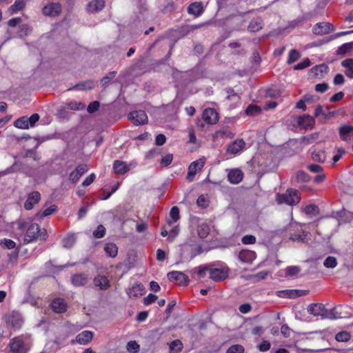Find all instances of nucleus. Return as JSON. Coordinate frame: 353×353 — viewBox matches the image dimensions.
I'll list each match as a JSON object with an SVG mask.
<instances>
[{
    "instance_id": "nucleus-25",
    "label": "nucleus",
    "mask_w": 353,
    "mask_h": 353,
    "mask_svg": "<svg viewBox=\"0 0 353 353\" xmlns=\"http://www.w3.org/2000/svg\"><path fill=\"white\" fill-rule=\"evenodd\" d=\"M113 169L115 173L119 174H124L129 170V168L127 166L126 163L119 160L114 162Z\"/></svg>"
},
{
    "instance_id": "nucleus-3",
    "label": "nucleus",
    "mask_w": 353,
    "mask_h": 353,
    "mask_svg": "<svg viewBox=\"0 0 353 353\" xmlns=\"http://www.w3.org/2000/svg\"><path fill=\"white\" fill-rule=\"evenodd\" d=\"M280 198L279 202L291 205L297 204L301 199L299 195V191L294 189H288L285 194L280 196Z\"/></svg>"
},
{
    "instance_id": "nucleus-44",
    "label": "nucleus",
    "mask_w": 353,
    "mask_h": 353,
    "mask_svg": "<svg viewBox=\"0 0 353 353\" xmlns=\"http://www.w3.org/2000/svg\"><path fill=\"white\" fill-rule=\"evenodd\" d=\"M351 339V334L346 331H341L335 336V339L339 342H347Z\"/></svg>"
},
{
    "instance_id": "nucleus-34",
    "label": "nucleus",
    "mask_w": 353,
    "mask_h": 353,
    "mask_svg": "<svg viewBox=\"0 0 353 353\" xmlns=\"http://www.w3.org/2000/svg\"><path fill=\"white\" fill-rule=\"evenodd\" d=\"M312 159L313 161L324 163L326 160V154L323 150H314L312 153Z\"/></svg>"
},
{
    "instance_id": "nucleus-17",
    "label": "nucleus",
    "mask_w": 353,
    "mask_h": 353,
    "mask_svg": "<svg viewBox=\"0 0 353 353\" xmlns=\"http://www.w3.org/2000/svg\"><path fill=\"white\" fill-rule=\"evenodd\" d=\"M243 178V173L239 169H232L228 174V181L232 184L239 183Z\"/></svg>"
},
{
    "instance_id": "nucleus-24",
    "label": "nucleus",
    "mask_w": 353,
    "mask_h": 353,
    "mask_svg": "<svg viewBox=\"0 0 353 353\" xmlns=\"http://www.w3.org/2000/svg\"><path fill=\"white\" fill-rule=\"evenodd\" d=\"M189 14H194L196 17L199 16L203 12V7L201 2H194L191 3L188 8Z\"/></svg>"
},
{
    "instance_id": "nucleus-53",
    "label": "nucleus",
    "mask_w": 353,
    "mask_h": 353,
    "mask_svg": "<svg viewBox=\"0 0 353 353\" xmlns=\"http://www.w3.org/2000/svg\"><path fill=\"white\" fill-rule=\"evenodd\" d=\"M307 236V232L303 230L302 234H293L290 236V239L293 241L305 242Z\"/></svg>"
},
{
    "instance_id": "nucleus-51",
    "label": "nucleus",
    "mask_w": 353,
    "mask_h": 353,
    "mask_svg": "<svg viewBox=\"0 0 353 353\" xmlns=\"http://www.w3.org/2000/svg\"><path fill=\"white\" fill-rule=\"evenodd\" d=\"M116 74V71H112L108 73L105 77L102 78L101 81V85L103 87H105V85L115 77Z\"/></svg>"
},
{
    "instance_id": "nucleus-59",
    "label": "nucleus",
    "mask_w": 353,
    "mask_h": 353,
    "mask_svg": "<svg viewBox=\"0 0 353 353\" xmlns=\"http://www.w3.org/2000/svg\"><path fill=\"white\" fill-rule=\"evenodd\" d=\"M257 347L260 352H265L270 349L271 344L268 341L263 340Z\"/></svg>"
},
{
    "instance_id": "nucleus-18",
    "label": "nucleus",
    "mask_w": 353,
    "mask_h": 353,
    "mask_svg": "<svg viewBox=\"0 0 353 353\" xmlns=\"http://www.w3.org/2000/svg\"><path fill=\"white\" fill-rule=\"evenodd\" d=\"M297 123L299 126L305 129H309L314 126L315 120L313 117L309 114H303L299 117Z\"/></svg>"
},
{
    "instance_id": "nucleus-58",
    "label": "nucleus",
    "mask_w": 353,
    "mask_h": 353,
    "mask_svg": "<svg viewBox=\"0 0 353 353\" xmlns=\"http://www.w3.org/2000/svg\"><path fill=\"white\" fill-rule=\"evenodd\" d=\"M105 228L103 225H99L97 230L93 232V235L95 238H102L105 234Z\"/></svg>"
},
{
    "instance_id": "nucleus-62",
    "label": "nucleus",
    "mask_w": 353,
    "mask_h": 353,
    "mask_svg": "<svg viewBox=\"0 0 353 353\" xmlns=\"http://www.w3.org/2000/svg\"><path fill=\"white\" fill-rule=\"evenodd\" d=\"M172 159H173V156L172 154H167L166 156L163 157L161 161H160V163L161 165H163V166L165 167H167L169 165H170V163H172Z\"/></svg>"
},
{
    "instance_id": "nucleus-63",
    "label": "nucleus",
    "mask_w": 353,
    "mask_h": 353,
    "mask_svg": "<svg viewBox=\"0 0 353 353\" xmlns=\"http://www.w3.org/2000/svg\"><path fill=\"white\" fill-rule=\"evenodd\" d=\"M317 134H312L307 137H303L302 138L301 142L305 144H310L314 142V141L317 138Z\"/></svg>"
},
{
    "instance_id": "nucleus-15",
    "label": "nucleus",
    "mask_w": 353,
    "mask_h": 353,
    "mask_svg": "<svg viewBox=\"0 0 353 353\" xmlns=\"http://www.w3.org/2000/svg\"><path fill=\"white\" fill-rule=\"evenodd\" d=\"M307 311L310 314L315 316H321L324 319L325 307L322 303H312L307 306Z\"/></svg>"
},
{
    "instance_id": "nucleus-48",
    "label": "nucleus",
    "mask_w": 353,
    "mask_h": 353,
    "mask_svg": "<svg viewBox=\"0 0 353 353\" xmlns=\"http://www.w3.org/2000/svg\"><path fill=\"white\" fill-rule=\"evenodd\" d=\"M323 265L325 267H326L327 268H335L337 265V261H336V257L332 256H327L325 259V261L323 262Z\"/></svg>"
},
{
    "instance_id": "nucleus-12",
    "label": "nucleus",
    "mask_w": 353,
    "mask_h": 353,
    "mask_svg": "<svg viewBox=\"0 0 353 353\" xmlns=\"http://www.w3.org/2000/svg\"><path fill=\"white\" fill-rule=\"evenodd\" d=\"M204 166V162L201 160H198L190 163L188 168V172L186 176V179L188 181H192L194 176L198 170H201Z\"/></svg>"
},
{
    "instance_id": "nucleus-27",
    "label": "nucleus",
    "mask_w": 353,
    "mask_h": 353,
    "mask_svg": "<svg viewBox=\"0 0 353 353\" xmlns=\"http://www.w3.org/2000/svg\"><path fill=\"white\" fill-rule=\"evenodd\" d=\"M105 5V0H92L90 2V12H99L103 9Z\"/></svg>"
},
{
    "instance_id": "nucleus-5",
    "label": "nucleus",
    "mask_w": 353,
    "mask_h": 353,
    "mask_svg": "<svg viewBox=\"0 0 353 353\" xmlns=\"http://www.w3.org/2000/svg\"><path fill=\"white\" fill-rule=\"evenodd\" d=\"M128 119L136 125H144L148 123V118L143 110H134L129 113Z\"/></svg>"
},
{
    "instance_id": "nucleus-54",
    "label": "nucleus",
    "mask_w": 353,
    "mask_h": 353,
    "mask_svg": "<svg viewBox=\"0 0 353 353\" xmlns=\"http://www.w3.org/2000/svg\"><path fill=\"white\" fill-rule=\"evenodd\" d=\"M57 210V206L55 205H52L46 209L42 213H38L37 214V216H39L40 219H43L45 216H49L52 214L53 212H54Z\"/></svg>"
},
{
    "instance_id": "nucleus-57",
    "label": "nucleus",
    "mask_w": 353,
    "mask_h": 353,
    "mask_svg": "<svg viewBox=\"0 0 353 353\" xmlns=\"http://www.w3.org/2000/svg\"><path fill=\"white\" fill-rule=\"evenodd\" d=\"M310 60L308 58L305 59L302 62L295 65L294 66V70H299L305 69L310 65Z\"/></svg>"
},
{
    "instance_id": "nucleus-37",
    "label": "nucleus",
    "mask_w": 353,
    "mask_h": 353,
    "mask_svg": "<svg viewBox=\"0 0 353 353\" xmlns=\"http://www.w3.org/2000/svg\"><path fill=\"white\" fill-rule=\"evenodd\" d=\"M170 352L171 353H178L182 350L183 343L180 340L172 341L169 345Z\"/></svg>"
},
{
    "instance_id": "nucleus-8",
    "label": "nucleus",
    "mask_w": 353,
    "mask_h": 353,
    "mask_svg": "<svg viewBox=\"0 0 353 353\" xmlns=\"http://www.w3.org/2000/svg\"><path fill=\"white\" fill-rule=\"evenodd\" d=\"M168 279L176 285H188L189 284L188 276L182 272L173 271L169 272L168 274Z\"/></svg>"
},
{
    "instance_id": "nucleus-52",
    "label": "nucleus",
    "mask_w": 353,
    "mask_h": 353,
    "mask_svg": "<svg viewBox=\"0 0 353 353\" xmlns=\"http://www.w3.org/2000/svg\"><path fill=\"white\" fill-rule=\"evenodd\" d=\"M312 15L309 13L305 14L301 17H299L296 19H294L292 23H293V26H298L299 24L303 23L307 21H309L311 19Z\"/></svg>"
},
{
    "instance_id": "nucleus-33",
    "label": "nucleus",
    "mask_w": 353,
    "mask_h": 353,
    "mask_svg": "<svg viewBox=\"0 0 353 353\" xmlns=\"http://www.w3.org/2000/svg\"><path fill=\"white\" fill-rule=\"evenodd\" d=\"M170 219L168 221V223L170 225L177 221L180 218L179 209L177 206H174L170 211Z\"/></svg>"
},
{
    "instance_id": "nucleus-31",
    "label": "nucleus",
    "mask_w": 353,
    "mask_h": 353,
    "mask_svg": "<svg viewBox=\"0 0 353 353\" xmlns=\"http://www.w3.org/2000/svg\"><path fill=\"white\" fill-rule=\"evenodd\" d=\"M85 107V104L81 102L70 101L66 103L64 107H61V109L67 108L72 110H82Z\"/></svg>"
},
{
    "instance_id": "nucleus-28",
    "label": "nucleus",
    "mask_w": 353,
    "mask_h": 353,
    "mask_svg": "<svg viewBox=\"0 0 353 353\" xmlns=\"http://www.w3.org/2000/svg\"><path fill=\"white\" fill-rule=\"evenodd\" d=\"M301 270L299 266H288L285 270V276L293 279L297 278L301 272Z\"/></svg>"
},
{
    "instance_id": "nucleus-32",
    "label": "nucleus",
    "mask_w": 353,
    "mask_h": 353,
    "mask_svg": "<svg viewBox=\"0 0 353 353\" xmlns=\"http://www.w3.org/2000/svg\"><path fill=\"white\" fill-rule=\"evenodd\" d=\"M26 2L25 0H15L13 5H12L9 8L8 11L10 12L11 14H14L21 10L25 7Z\"/></svg>"
},
{
    "instance_id": "nucleus-7",
    "label": "nucleus",
    "mask_w": 353,
    "mask_h": 353,
    "mask_svg": "<svg viewBox=\"0 0 353 353\" xmlns=\"http://www.w3.org/2000/svg\"><path fill=\"white\" fill-rule=\"evenodd\" d=\"M308 290L286 289L276 292L278 296L281 298L294 299L308 294Z\"/></svg>"
},
{
    "instance_id": "nucleus-55",
    "label": "nucleus",
    "mask_w": 353,
    "mask_h": 353,
    "mask_svg": "<svg viewBox=\"0 0 353 353\" xmlns=\"http://www.w3.org/2000/svg\"><path fill=\"white\" fill-rule=\"evenodd\" d=\"M245 349L243 345L236 344L232 345L228 350L226 353H244Z\"/></svg>"
},
{
    "instance_id": "nucleus-40",
    "label": "nucleus",
    "mask_w": 353,
    "mask_h": 353,
    "mask_svg": "<svg viewBox=\"0 0 353 353\" xmlns=\"http://www.w3.org/2000/svg\"><path fill=\"white\" fill-rule=\"evenodd\" d=\"M301 58V54L299 51L295 49H292L289 52L288 59L287 60V63L290 65L295 61H298Z\"/></svg>"
},
{
    "instance_id": "nucleus-30",
    "label": "nucleus",
    "mask_w": 353,
    "mask_h": 353,
    "mask_svg": "<svg viewBox=\"0 0 353 353\" xmlns=\"http://www.w3.org/2000/svg\"><path fill=\"white\" fill-rule=\"evenodd\" d=\"M74 342H77V343L80 345H86L88 343V331L85 330L76 336L75 340H72L71 341L72 344H74Z\"/></svg>"
},
{
    "instance_id": "nucleus-64",
    "label": "nucleus",
    "mask_w": 353,
    "mask_h": 353,
    "mask_svg": "<svg viewBox=\"0 0 353 353\" xmlns=\"http://www.w3.org/2000/svg\"><path fill=\"white\" fill-rule=\"evenodd\" d=\"M157 299V296L152 294H149L143 299V303L145 305H149L154 303Z\"/></svg>"
},
{
    "instance_id": "nucleus-45",
    "label": "nucleus",
    "mask_w": 353,
    "mask_h": 353,
    "mask_svg": "<svg viewBox=\"0 0 353 353\" xmlns=\"http://www.w3.org/2000/svg\"><path fill=\"white\" fill-rule=\"evenodd\" d=\"M14 126L20 129H28L29 125L28 123V119L26 117H22L14 121Z\"/></svg>"
},
{
    "instance_id": "nucleus-36",
    "label": "nucleus",
    "mask_w": 353,
    "mask_h": 353,
    "mask_svg": "<svg viewBox=\"0 0 353 353\" xmlns=\"http://www.w3.org/2000/svg\"><path fill=\"white\" fill-rule=\"evenodd\" d=\"M105 253L110 257H115L118 252V248L114 243H107L104 248Z\"/></svg>"
},
{
    "instance_id": "nucleus-39",
    "label": "nucleus",
    "mask_w": 353,
    "mask_h": 353,
    "mask_svg": "<svg viewBox=\"0 0 353 353\" xmlns=\"http://www.w3.org/2000/svg\"><path fill=\"white\" fill-rule=\"evenodd\" d=\"M72 282L73 285L77 286L84 285L87 283L86 277L82 274H79L74 275L72 279Z\"/></svg>"
},
{
    "instance_id": "nucleus-56",
    "label": "nucleus",
    "mask_w": 353,
    "mask_h": 353,
    "mask_svg": "<svg viewBox=\"0 0 353 353\" xmlns=\"http://www.w3.org/2000/svg\"><path fill=\"white\" fill-rule=\"evenodd\" d=\"M260 112L261 108L255 105H250L245 110V112L248 115H255Z\"/></svg>"
},
{
    "instance_id": "nucleus-21",
    "label": "nucleus",
    "mask_w": 353,
    "mask_h": 353,
    "mask_svg": "<svg viewBox=\"0 0 353 353\" xmlns=\"http://www.w3.org/2000/svg\"><path fill=\"white\" fill-rule=\"evenodd\" d=\"M52 309L57 313H63L66 311L67 304L63 299H55L51 303Z\"/></svg>"
},
{
    "instance_id": "nucleus-41",
    "label": "nucleus",
    "mask_w": 353,
    "mask_h": 353,
    "mask_svg": "<svg viewBox=\"0 0 353 353\" xmlns=\"http://www.w3.org/2000/svg\"><path fill=\"white\" fill-rule=\"evenodd\" d=\"M197 231L199 236L204 239L209 234L210 229L208 224L202 223L199 225Z\"/></svg>"
},
{
    "instance_id": "nucleus-26",
    "label": "nucleus",
    "mask_w": 353,
    "mask_h": 353,
    "mask_svg": "<svg viewBox=\"0 0 353 353\" xmlns=\"http://www.w3.org/2000/svg\"><path fill=\"white\" fill-rule=\"evenodd\" d=\"M263 21L260 18L252 20L248 26V30L251 32H256L262 29Z\"/></svg>"
},
{
    "instance_id": "nucleus-29",
    "label": "nucleus",
    "mask_w": 353,
    "mask_h": 353,
    "mask_svg": "<svg viewBox=\"0 0 353 353\" xmlns=\"http://www.w3.org/2000/svg\"><path fill=\"white\" fill-rule=\"evenodd\" d=\"M329 68L325 64H321L315 65L311 69V71L314 74L315 76L323 77L324 74L328 72Z\"/></svg>"
},
{
    "instance_id": "nucleus-23",
    "label": "nucleus",
    "mask_w": 353,
    "mask_h": 353,
    "mask_svg": "<svg viewBox=\"0 0 353 353\" xmlns=\"http://www.w3.org/2000/svg\"><path fill=\"white\" fill-rule=\"evenodd\" d=\"M341 309V306L334 307L330 310L325 308L324 319H338L342 318L341 312L340 311Z\"/></svg>"
},
{
    "instance_id": "nucleus-10",
    "label": "nucleus",
    "mask_w": 353,
    "mask_h": 353,
    "mask_svg": "<svg viewBox=\"0 0 353 353\" xmlns=\"http://www.w3.org/2000/svg\"><path fill=\"white\" fill-rule=\"evenodd\" d=\"M334 30V26L330 23H318L312 28V32L316 35L328 34Z\"/></svg>"
},
{
    "instance_id": "nucleus-16",
    "label": "nucleus",
    "mask_w": 353,
    "mask_h": 353,
    "mask_svg": "<svg viewBox=\"0 0 353 353\" xmlns=\"http://www.w3.org/2000/svg\"><path fill=\"white\" fill-rule=\"evenodd\" d=\"M239 259L243 263H250L256 258V253L250 250H242L239 252Z\"/></svg>"
},
{
    "instance_id": "nucleus-20",
    "label": "nucleus",
    "mask_w": 353,
    "mask_h": 353,
    "mask_svg": "<svg viewBox=\"0 0 353 353\" xmlns=\"http://www.w3.org/2000/svg\"><path fill=\"white\" fill-rule=\"evenodd\" d=\"M245 143L243 139H236L230 143L227 148L228 153L236 154L244 148Z\"/></svg>"
},
{
    "instance_id": "nucleus-50",
    "label": "nucleus",
    "mask_w": 353,
    "mask_h": 353,
    "mask_svg": "<svg viewBox=\"0 0 353 353\" xmlns=\"http://www.w3.org/2000/svg\"><path fill=\"white\" fill-rule=\"evenodd\" d=\"M0 246L3 248L11 250L16 247V243L11 239H4L1 241Z\"/></svg>"
},
{
    "instance_id": "nucleus-43",
    "label": "nucleus",
    "mask_w": 353,
    "mask_h": 353,
    "mask_svg": "<svg viewBox=\"0 0 353 353\" xmlns=\"http://www.w3.org/2000/svg\"><path fill=\"white\" fill-rule=\"evenodd\" d=\"M310 176L303 170H299L296 172L295 180L298 183H306L309 181Z\"/></svg>"
},
{
    "instance_id": "nucleus-14",
    "label": "nucleus",
    "mask_w": 353,
    "mask_h": 353,
    "mask_svg": "<svg viewBox=\"0 0 353 353\" xmlns=\"http://www.w3.org/2000/svg\"><path fill=\"white\" fill-rule=\"evenodd\" d=\"M203 119L210 125H213L219 121L218 113L212 108H206L202 114Z\"/></svg>"
},
{
    "instance_id": "nucleus-19",
    "label": "nucleus",
    "mask_w": 353,
    "mask_h": 353,
    "mask_svg": "<svg viewBox=\"0 0 353 353\" xmlns=\"http://www.w3.org/2000/svg\"><path fill=\"white\" fill-rule=\"evenodd\" d=\"M339 135L343 141L353 140V126L347 125L341 126L339 128Z\"/></svg>"
},
{
    "instance_id": "nucleus-49",
    "label": "nucleus",
    "mask_w": 353,
    "mask_h": 353,
    "mask_svg": "<svg viewBox=\"0 0 353 353\" xmlns=\"http://www.w3.org/2000/svg\"><path fill=\"white\" fill-rule=\"evenodd\" d=\"M305 212L308 215H316L319 213V210L316 205L310 204L305 206Z\"/></svg>"
},
{
    "instance_id": "nucleus-9",
    "label": "nucleus",
    "mask_w": 353,
    "mask_h": 353,
    "mask_svg": "<svg viewBox=\"0 0 353 353\" xmlns=\"http://www.w3.org/2000/svg\"><path fill=\"white\" fill-rule=\"evenodd\" d=\"M182 251L184 254H188L190 259H193L196 255L203 252L202 247L196 243H185L182 247Z\"/></svg>"
},
{
    "instance_id": "nucleus-46",
    "label": "nucleus",
    "mask_w": 353,
    "mask_h": 353,
    "mask_svg": "<svg viewBox=\"0 0 353 353\" xmlns=\"http://www.w3.org/2000/svg\"><path fill=\"white\" fill-rule=\"evenodd\" d=\"M216 134L218 137H221V138L227 137L229 139H232L234 136V134L232 133L228 128H223V129L218 130Z\"/></svg>"
},
{
    "instance_id": "nucleus-35",
    "label": "nucleus",
    "mask_w": 353,
    "mask_h": 353,
    "mask_svg": "<svg viewBox=\"0 0 353 353\" xmlns=\"http://www.w3.org/2000/svg\"><path fill=\"white\" fill-rule=\"evenodd\" d=\"M76 242V237L74 234H68L62 240L63 247L67 249L71 248Z\"/></svg>"
},
{
    "instance_id": "nucleus-60",
    "label": "nucleus",
    "mask_w": 353,
    "mask_h": 353,
    "mask_svg": "<svg viewBox=\"0 0 353 353\" xmlns=\"http://www.w3.org/2000/svg\"><path fill=\"white\" fill-rule=\"evenodd\" d=\"M241 242L245 245L254 244L256 242V237L254 235L247 234L242 237Z\"/></svg>"
},
{
    "instance_id": "nucleus-22",
    "label": "nucleus",
    "mask_w": 353,
    "mask_h": 353,
    "mask_svg": "<svg viewBox=\"0 0 353 353\" xmlns=\"http://www.w3.org/2000/svg\"><path fill=\"white\" fill-rule=\"evenodd\" d=\"M87 171V165H79L77 168L70 173V180L72 183H76L83 173Z\"/></svg>"
},
{
    "instance_id": "nucleus-4",
    "label": "nucleus",
    "mask_w": 353,
    "mask_h": 353,
    "mask_svg": "<svg viewBox=\"0 0 353 353\" xmlns=\"http://www.w3.org/2000/svg\"><path fill=\"white\" fill-rule=\"evenodd\" d=\"M5 320L8 325L10 326L14 330L21 327L23 323V319L17 312H12L5 316Z\"/></svg>"
},
{
    "instance_id": "nucleus-61",
    "label": "nucleus",
    "mask_w": 353,
    "mask_h": 353,
    "mask_svg": "<svg viewBox=\"0 0 353 353\" xmlns=\"http://www.w3.org/2000/svg\"><path fill=\"white\" fill-rule=\"evenodd\" d=\"M31 31L30 28L27 24H23L19 27V36L22 37L23 36L28 35L29 32Z\"/></svg>"
},
{
    "instance_id": "nucleus-11",
    "label": "nucleus",
    "mask_w": 353,
    "mask_h": 353,
    "mask_svg": "<svg viewBox=\"0 0 353 353\" xmlns=\"http://www.w3.org/2000/svg\"><path fill=\"white\" fill-rule=\"evenodd\" d=\"M61 6L59 3H51L43 8V14L49 17H57L61 12Z\"/></svg>"
},
{
    "instance_id": "nucleus-42",
    "label": "nucleus",
    "mask_w": 353,
    "mask_h": 353,
    "mask_svg": "<svg viewBox=\"0 0 353 353\" xmlns=\"http://www.w3.org/2000/svg\"><path fill=\"white\" fill-rule=\"evenodd\" d=\"M353 50V43H344L341 46H340L337 50V54L341 55H345L347 52L352 51Z\"/></svg>"
},
{
    "instance_id": "nucleus-47",
    "label": "nucleus",
    "mask_w": 353,
    "mask_h": 353,
    "mask_svg": "<svg viewBox=\"0 0 353 353\" xmlns=\"http://www.w3.org/2000/svg\"><path fill=\"white\" fill-rule=\"evenodd\" d=\"M127 350L131 353H137L140 350V345L136 341H130L127 343Z\"/></svg>"
},
{
    "instance_id": "nucleus-2",
    "label": "nucleus",
    "mask_w": 353,
    "mask_h": 353,
    "mask_svg": "<svg viewBox=\"0 0 353 353\" xmlns=\"http://www.w3.org/2000/svg\"><path fill=\"white\" fill-rule=\"evenodd\" d=\"M39 238L46 240L47 238V231L45 229L41 230L37 223H32L26 231L25 241L30 243Z\"/></svg>"
},
{
    "instance_id": "nucleus-1",
    "label": "nucleus",
    "mask_w": 353,
    "mask_h": 353,
    "mask_svg": "<svg viewBox=\"0 0 353 353\" xmlns=\"http://www.w3.org/2000/svg\"><path fill=\"white\" fill-rule=\"evenodd\" d=\"M9 347L11 353H28L30 349V345L26 342V337L21 335L10 340Z\"/></svg>"
},
{
    "instance_id": "nucleus-13",
    "label": "nucleus",
    "mask_w": 353,
    "mask_h": 353,
    "mask_svg": "<svg viewBox=\"0 0 353 353\" xmlns=\"http://www.w3.org/2000/svg\"><path fill=\"white\" fill-rule=\"evenodd\" d=\"M41 199V194L38 191H33L28 194L24 203V208L27 210H32L34 205L38 203Z\"/></svg>"
},
{
    "instance_id": "nucleus-6",
    "label": "nucleus",
    "mask_w": 353,
    "mask_h": 353,
    "mask_svg": "<svg viewBox=\"0 0 353 353\" xmlns=\"http://www.w3.org/2000/svg\"><path fill=\"white\" fill-rule=\"evenodd\" d=\"M229 269L227 267L210 269V278L215 282H221L228 276Z\"/></svg>"
},
{
    "instance_id": "nucleus-38",
    "label": "nucleus",
    "mask_w": 353,
    "mask_h": 353,
    "mask_svg": "<svg viewBox=\"0 0 353 353\" xmlns=\"http://www.w3.org/2000/svg\"><path fill=\"white\" fill-rule=\"evenodd\" d=\"M94 283L95 287H108L109 281L105 276L99 275L94 279Z\"/></svg>"
}]
</instances>
